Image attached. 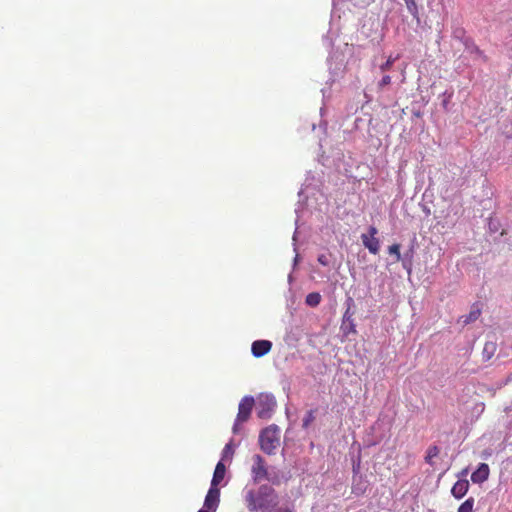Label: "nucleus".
Instances as JSON below:
<instances>
[{"instance_id":"obj_8","label":"nucleus","mask_w":512,"mask_h":512,"mask_svg":"<svg viewBox=\"0 0 512 512\" xmlns=\"http://www.w3.org/2000/svg\"><path fill=\"white\" fill-rule=\"evenodd\" d=\"M272 349V342L269 340H256L252 343L251 352L254 357L260 358Z\"/></svg>"},{"instance_id":"obj_18","label":"nucleus","mask_w":512,"mask_h":512,"mask_svg":"<svg viewBox=\"0 0 512 512\" xmlns=\"http://www.w3.org/2000/svg\"><path fill=\"white\" fill-rule=\"evenodd\" d=\"M388 252L391 255L395 256L396 262L401 260V253H400V245L399 244H393L389 246Z\"/></svg>"},{"instance_id":"obj_6","label":"nucleus","mask_w":512,"mask_h":512,"mask_svg":"<svg viewBox=\"0 0 512 512\" xmlns=\"http://www.w3.org/2000/svg\"><path fill=\"white\" fill-rule=\"evenodd\" d=\"M255 400L251 396H245L241 399L238 407V414L236 421L239 423L246 422L251 414Z\"/></svg>"},{"instance_id":"obj_10","label":"nucleus","mask_w":512,"mask_h":512,"mask_svg":"<svg viewBox=\"0 0 512 512\" xmlns=\"http://www.w3.org/2000/svg\"><path fill=\"white\" fill-rule=\"evenodd\" d=\"M469 489V482L467 480H458L452 487L451 493L452 495L457 498L461 499L463 498Z\"/></svg>"},{"instance_id":"obj_7","label":"nucleus","mask_w":512,"mask_h":512,"mask_svg":"<svg viewBox=\"0 0 512 512\" xmlns=\"http://www.w3.org/2000/svg\"><path fill=\"white\" fill-rule=\"evenodd\" d=\"M220 501V490L211 486L205 497L204 508L209 512H215Z\"/></svg>"},{"instance_id":"obj_20","label":"nucleus","mask_w":512,"mask_h":512,"mask_svg":"<svg viewBox=\"0 0 512 512\" xmlns=\"http://www.w3.org/2000/svg\"><path fill=\"white\" fill-rule=\"evenodd\" d=\"M390 83H391V77L389 75H385L379 81L378 86H379L380 89H382L385 86L389 85Z\"/></svg>"},{"instance_id":"obj_22","label":"nucleus","mask_w":512,"mask_h":512,"mask_svg":"<svg viewBox=\"0 0 512 512\" xmlns=\"http://www.w3.org/2000/svg\"><path fill=\"white\" fill-rule=\"evenodd\" d=\"M318 262L323 266H328L329 261L326 255L322 254L318 257Z\"/></svg>"},{"instance_id":"obj_16","label":"nucleus","mask_w":512,"mask_h":512,"mask_svg":"<svg viewBox=\"0 0 512 512\" xmlns=\"http://www.w3.org/2000/svg\"><path fill=\"white\" fill-rule=\"evenodd\" d=\"M496 351V344L494 342H486L483 348V355L490 359Z\"/></svg>"},{"instance_id":"obj_23","label":"nucleus","mask_w":512,"mask_h":512,"mask_svg":"<svg viewBox=\"0 0 512 512\" xmlns=\"http://www.w3.org/2000/svg\"><path fill=\"white\" fill-rule=\"evenodd\" d=\"M230 449H231V445H230V444H227V445L225 446L224 451H225V452H230Z\"/></svg>"},{"instance_id":"obj_3","label":"nucleus","mask_w":512,"mask_h":512,"mask_svg":"<svg viewBox=\"0 0 512 512\" xmlns=\"http://www.w3.org/2000/svg\"><path fill=\"white\" fill-rule=\"evenodd\" d=\"M254 405H256L258 417L268 419L276 407V399L272 394L261 393L257 396Z\"/></svg>"},{"instance_id":"obj_13","label":"nucleus","mask_w":512,"mask_h":512,"mask_svg":"<svg viewBox=\"0 0 512 512\" xmlns=\"http://www.w3.org/2000/svg\"><path fill=\"white\" fill-rule=\"evenodd\" d=\"M321 301V295L317 292L309 293L306 296V304L311 307H316Z\"/></svg>"},{"instance_id":"obj_15","label":"nucleus","mask_w":512,"mask_h":512,"mask_svg":"<svg viewBox=\"0 0 512 512\" xmlns=\"http://www.w3.org/2000/svg\"><path fill=\"white\" fill-rule=\"evenodd\" d=\"M474 498L470 497L466 499L458 508V512H473L474 510Z\"/></svg>"},{"instance_id":"obj_9","label":"nucleus","mask_w":512,"mask_h":512,"mask_svg":"<svg viewBox=\"0 0 512 512\" xmlns=\"http://www.w3.org/2000/svg\"><path fill=\"white\" fill-rule=\"evenodd\" d=\"M490 469L488 464L481 463L478 468L471 474V481L473 483L481 484L489 478Z\"/></svg>"},{"instance_id":"obj_2","label":"nucleus","mask_w":512,"mask_h":512,"mask_svg":"<svg viewBox=\"0 0 512 512\" xmlns=\"http://www.w3.org/2000/svg\"><path fill=\"white\" fill-rule=\"evenodd\" d=\"M259 443L261 450L264 453L268 455L275 454L276 449L280 445L279 428L275 425H272L262 430L259 436Z\"/></svg>"},{"instance_id":"obj_5","label":"nucleus","mask_w":512,"mask_h":512,"mask_svg":"<svg viewBox=\"0 0 512 512\" xmlns=\"http://www.w3.org/2000/svg\"><path fill=\"white\" fill-rule=\"evenodd\" d=\"M378 230L375 226H370L368 229V234H362L361 239L363 245L369 250L371 254H378L380 250V242L379 239L376 238Z\"/></svg>"},{"instance_id":"obj_11","label":"nucleus","mask_w":512,"mask_h":512,"mask_svg":"<svg viewBox=\"0 0 512 512\" xmlns=\"http://www.w3.org/2000/svg\"><path fill=\"white\" fill-rule=\"evenodd\" d=\"M226 472V467L222 462H218L213 474L211 486L217 487V485L223 480Z\"/></svg>"},{"instance_id":"obj_17","label":"nucleus","mask_w":512,"mask_h":512,"mask_svg":"<svg viewBox=\"0 0 512 512\" xmlns=\"http://www.w3.org/2000/svg\"><path fill=\"white\" fill-rule=\"evenodd\" d=\"M397 59H398V57L389 56L388 59L386 60V62H384L383 64L380 65V67H379L380 71L381 72L389 71Z\"/></svg>"},{"instance_id":"obj_21","label":"nucleus","mask_w":512,"mask_h":512,"mask_svg":"<svg viewBox=\"0 0 512 512\" xmlns=\"http://www.w3.org/2000/svg\"><path fill=\"white\" fill-rule=\"evenodd\" d=\"M404 2L410 12H417V6L414 0H404Z\"/></svg>"},{"instance_id":"obj_14","label":"nucleus","mask_w":512,"mask_h":512,"mask_svg":"<svg viewBox=\"0 0 512 512\" xmlns=\"http://www.w3.org/2000/svg\"><path fill=\"white\" fill-rule=\"evenodd\" d=\"M439 455V448L437 446H430L427 450V454L425 456V461L432 465L433 459Z\"/></svg>"},{"instance_id":"obj_1","label":"nucleus","mask_w":512,"mask_h":512,"mask_svg":"<svg viewBox=\"0 0 512 512\" xmlns=\"http://www.w3.org/2000/svg\"><path fill=\"white\" fill-rule=\"evenodd\" d=\"M245 503L250 512H271L278 506L279 496L272 486L263 484L246 492Z\"/></svg>"},{"instance_id":"obj_12","label":"nucleus","mask_w":512,"mask_h":512,"mask_svg":"<svg viewBox=\"0 0 512 512\" xmlns=\"http://www.w3.org/2000/svg\"><path fill=\"white\" fill-rule=\"evenodd\" d=\"M480 315H481V311H480V309H478V308H474V309H472V310L469 312V314H468V315H465V316H463V317H462V319H463V320H462V323H463L464 325H467V324H469V323H472V322L476 321V320L480 317Z\"/></svg>"},{"instance_id":"obj_19","label":"nucleus","mask_w":512,"mask_h":512,"mask_svg":"<svg viewBox=\"0 0 512 512\" xmlns=\"http://www.w3.org/2000/svg\"><path fill=\"white\" fill-rule=\"evenodd\" d=\"M315 420L314 410H309L303 418V428H308L310 424Z\"/></svg>"},{"instance_id":"obj_4","label":"nucleus","mask_w":512,"mask_h":512,"mask_svg":"<svg viewBox=\"0 0 512 512\" xmlns=\"http://www.w3.org/2000/svg\"><path fill=\"white\" fill-rule=\"evenodd\" d=\"M251 467L252 478L255 483L268 479V470L264 458L256 454L252 457Z\"/></svg>"}]
</instances>
